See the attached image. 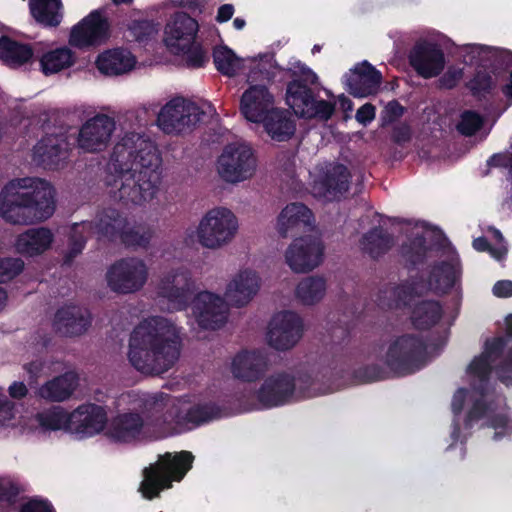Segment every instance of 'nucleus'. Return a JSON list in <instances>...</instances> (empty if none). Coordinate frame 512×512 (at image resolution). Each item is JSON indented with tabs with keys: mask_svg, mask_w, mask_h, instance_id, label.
<instances>
[{
	"mask_svg": "<svg viewBox=\"0 0 512 512\" xmlns=\"http://www.w3.org/2000/svg\"><path fill=\"white\" fill-rule=\"evenodd\" d=\"M120 402L131 406V411L116 415L107 424L105 435L116 443H134L169 433L190 430L217 418L220 410L214 404H200L195 398L184 397L173 403L165 417L151 413L156 397L132 393L123 395Z\"/></svg>",
	"mask_w": 512,
	"mask_h": 512,
	"instance_id": "nucleus-1",
	"label": "nucleus"
},
{
	"mask_svg": "<svg viewBox=\"0 0 512 512\" xmlns=\"http://www.w3.org/2000/svg\"><path fill=\"white\" fill-rule=\"evenodd\" d=\"M160 165V153L152 141L135 132L124 134L106 167L108 193L126 204L151 203L160 188Z\"/></svg>",
	"mask_w": 512,
	"mask_h": 512,
	"instance_id": "nucleus-2",
	"label": "nucleus"
},
{
	"mask_svg": "<svg viewBox=\"0 0 512 512\" xmlns=\"http://www.w3.org/2000/svg\"><path fill=\"white\" fill-rule=\"evenodd\" d=\"M180 348L178 327L165 317L149 316L130 333L127 359L142 374L158 375L175 364Z\"/></svg>",
	"mask_w": 512,
	"mask_h": 512,
	"instance_id": "nucleus-3",
	"label": "nucleus"
},
{
	"mask_svg": "<svg viewBox=\"0 0 512 512\" xmlns=\"http://www.w3.org/2000/svg\"><path fill=\"white\" fill-rule=\"evenodd\" d=\"M503 345L502 338H495L486 342L484 352L474 358L467 368L465 379L470 385V390L459 388L452 399V411L455 417L462 410L467 411V426L482 417L487 418V425L494 430V440H501L512 434V417L502 411L496 412V409L491 405L483 407L482 404L488 398V395L484 393V386L491 369V363L495 360Z\"/></svg>",
	"mask_w": 512,
	"mask_h": 512,
	"instance_id": "nucleus-4",
	"label": "nucleus"
},
{
	"mask_svg": "<svg viewBox=\"0 0 512 512\" xmlns=\"http://www.w3.org/2000/svg\"><path fill=\"white\" fill-rule=\"evenodd\" d=\"M55 190L44 179L17 177L0 190V217L13 225H30L49 219L55 212Z\"/></svg>",
	"mask_w": 512,
	"mask_h": 512,
	"instance_id": "nucleus-5",
	"label": "nucleus"
},
{
	"mask_svg": "<svg viewBox=\"0 0 512 512\" xmlns=\"http://www.w3.org/2000/svg\"><path fill=\"white\" fill-rule=\"evenodd\" d=\"M125 220L114 210H108L99 215L94 223H75L71 227L70 250L68 259L78 255L84 248L85 240L95 236L98 241H110L120 237L123 243L129 246H142L148 237L134 228L125 229Z\"/></svg>",
	"mask_w": 512,
	"mask_h": 512,
	"instance_id": "nucleus-6",
	"label": "nucleus"
},
{
	"mask_svg": "<svg viewBox=\"0 0 512 512\" xmlns=\"http://www.w3.org/2000/svg\"><path fill=\"white\" fill-rule=\"evenodd\" d=\"M239 231V220L226 207L206 211L198 221L193 237L202 248L217 251L229 246Z\"/></svg>",
	"mask_w": 512,
	"mask_h": 512,
	"instance_id": "nucleus-7",
	"label": "nucleus"
},
{
	"mask_svg": "<svg viewBox=\"0 0 512 512\" xmlns=\"http://www.w3.org/2000/svg\"><path fill=\"white\" fill-rule=\"evenodd\" d=\"M193 455L188 451L176 454L166 453L155 464L144 469L140 491L143 497L152 499L159 493L179 482L192 467Z\"/></svg>",
	"mask_w": 512,
	"mask_h": 512,
	"instance_id": "nucleus-8",
	"label": "nucleus"
},
{
	"mask_svg": "<svg viewBox=\"0 0 512 512\" xmlns=\"http://www.w3.org/2000/svg\"><path fill=\"white\" fill-rule=\"evenodd\" d=\"M198 30V22L183 12L172 15L164 29L166 47L173 54H187V63L192 67H201L206 61L205 53L194 47Z\"/></svg>",
	"mask_w": 512,
	"mask_h": 512,
	"instance_id": "nucleus-9",
	"label": "nucleus"
},
{
	"mask_svg": "<svg viewBox=\"0 0 512 512\" xmlns=\"http://www.w3.org/2000/svg\"><path fill=\"white\" fill-rule=\"evenodd\" d=\"M257 170V158L250 144L237 140L226 144L216 160L218 176L237 184L251 179Z\"/></svg>",
	"mask_w": 512,
	"mask_h": 512,
	"instance_id": "nucleus-10",
	"label": "nucleus"
},
{
	"mask_svg": "<svg viewBox=\"0 0 512 512\" xmlns=\"http://www.w3.org/2000/svg\"><path fill=\"white\" fill-rule=\"evenodd\" d=\"M215 108L210 103L198 105L183 98L166 103L158 113V126L166 133H180L205 119L214 116Z\"/></svg>",
	"mask_w": 512,
	"mask_h": 512,
	"instance_id": "nucleus-11",
	"label": "nucleus"
},
{
	"mask_svg": "<svg viewBox=\"0 0 512 512\" xmlns=\"http://www.w3.org/2000/svg\"><path fill=\"white\" fill-rule=\"evenodd\" d=\"M325 92L328 99H316L306 85L294 80L287 87L286 103L300 117L328 120L334 113L336 98L330 91Z\"/></svg>",
	"mask_w": 512,
	"mask_h": 512,
	"instance_id": "nucleus-12",
	"label": "nucleus"
},
{
	"mask_svg": "<svg viewBox=\"0 0 512 512\" xmlns=\"http://www.w3.org/2000/svg\"><path fill=\"white\" fill-rule=\"evenodd\" d=\"M149 278V268L144 260L125 258L113 263L107 270L108 287L119 294H132L140 291Z\"/></svg>",
	"mask_w": 512,
	"mask_h": 512,
	"instance_id": "nucleus-13",
	"label": "nucleus"
},
{
	"mask_svg": "<svg viewBox=\"0 0 512 512\" xmlns=\"http://www.w3.org/2000/svg\"><path fill=\"white\" fill-rule=\"evenodd\" d=\"M324 245L313 235L297 237L287 246L284 260L292 272L308 273L316 269L323 261Z\"/></svg>",
	"mask_w": 512,
	"mask_h": 512,
	"instance_id": "nucleus-14",
	"label": "nucleus"
},
{
	"mask_svg": "<svg viewBox=\"0 0 512 512\" xmlns=\"http://www.w3.org/2000/svg\"><path fill=\"white\" fill-rule=\"evenodd\" d=\"M116 131L115 119L97 113L86 119L79 128L77 146L86 153H99L107 149Z\"/></svg>",
	"mask_w": 512,
	"mask_h": 512,
	"instance_id": "nucleus-15",
	"label": "nucleus"
},
{
	"mask_svg": "<svg viewBox=\"0 0 512 512\" xmlns=\"http://www.w3.org/2000/svg\"><path fill=\"white\" fill-rule=\"evenodd\" d=\"M194 288L191 272L180 266L163 275L156 285V293L169 302L171 309L180 311L187 307Z\"/></svg>",
	"mask_w": 512,
	"mask_h": 512,
	"instance_id": "nucleus-16",
	"label": "nucleus"
},
{
	"mask_svg": "<svg viewBox=\"0 0 512 512\" xmlns=\"http://www.w3.org/2000/svg\"><path fill=\"white\" fill-rule=\"evenodd\" d=\"M303 334L301 317L292 311L276 313L269 322L266 342L273 349L286 351L293 348Z\"/></svg>",
	"mask_w": 512,
	"mask_h": 512,
	"instance_id": "nucleus-17",
	"label": "nucleus"
},
{
	"mask_svg": "<svg viewBox=\"0 0 512 512\" xmlns=\"http://www.w3.org/2000/svg\"><path fill=\"white\" fill-rule=\"evenodd\" d=\"M310 174L312 192L317 197L333 199L349 187L350 173L344 165L324 164L315 167Z\"/></svg>",
	"mask_w": 512,
	"mask_h": 512,
	"instance_id": "nucleus-18",
	"label": "nucleus"
},
{
	"mask_svg": "<svg viewBox=\"0 0 512 512\" xmlns=\"http://www.w3.org/2000/svg\"><path fill=\"white\" fill-rule=\"evenodd\" d=\"M261 286L260 274L253 268L244 267L231 276L224 297L230 305L244 307L257 296Z\"/></svg>",
	"mask_w": 512,
	"mask_h": 512,
	"instance_id": "nucleus-19",
	"label": "nucleus"
},
{
	"mask_svg": "<svg viewBox=\"0 0 512 512\" xmlns=\"http://www.w3.org/2000/svg\"><path fill=\"white\" fill-rule=\"evenodd\" d=\"M107 412L104 407L92 403L78 406L70 413L69 433L78 438H89L107 428Z\"/></svg>",
	"mask_w": 512,
	"mask_h": 512,
	"instance_id": "nucleus-20",
	"label": "nucleus"
},
{
	"mask_svg": "<svg viewBox=\"0 0 512 512\" xmlns=\"http://www.w3.org/2000/svg\"><path fill=\"white\" fill-rule=\"evenodd\" d=\"M227 303L217 294L202 291L196 295L192 303L193 317L200 327L216 329L226 321Z\"/></svg>",
	"mask_w": 512,
	"mask_h": 512,
	"instance_id": "nucleus-21",
	"label": "nucleus"
},
{
	"mask_svg": "<svg viewBox=\"0 0 512 512\" xmlns=\"http://www.w3.org/2000/svg\"><path fill=\"white\" fill-rule=\"evenodd\" d=\"M13 424L20 427V432L25 434L38 429L42 431L65 430L69 432L70 413L61 407H53L36 414L25 410V414L19 416V423L13 422Z\"/></svg>",
	"mask_w": 512,
	"mask_h": 512,
	"instance_id": "nucleus-22",
	"label": "nucleus"
},
{
	"mask_svg": "<svg viewBox=\"0 0 512 512\" xmlns=\"http://www.w3.org/2000/svg\"><path fill=\"white\" fill-rule=\"evenodd\" d=\"M422 348L423 343L420 339L410 335L401 336L389 345L384 361L397 373L413 372L412 363Z\"/></svg>",
	"mask_w": 512,
	"mask_h": 512,
	"instance_id": "nucleus-23",
	"label": "nucleus"
},
{
	"mask_svg": "<svg viewBox=\"0 0 512 512\" xmlns=\"http://www.w3.org/2000/svg\"><path fill=\"white\" fill-rule=\"evenodd\" d=\"M268 354L265 350H241L230 361L229 370L234 378L244 382L258 380L267 370Z\"/></svg>",
	"mask_w": 512,
	"mask_h": 512,
	"instance_id": "nucleus-24",
	"label": "nucleus"
},
{
	"mask_svg": "<svg viewBox=\"0 0 512 512\" xmlns=\"http://www.w3.org/2000/svg\"><path fill=\"white\" fill-rule=\"evenodd\" d=\"M296 386L300 387V379H293L287 373L269 376L258 391V400L264 407L283 405L293 397Z\"/></svg>",
	"mask_w": 512,
	"mask_h": 512,
	"instance_id": "nucleus-25",
	"label": "nucleus"
},
{
	"mask_svg": "<svg viewBox=\"0 0 512 512\" xmlns=\"http://www.w3.org/2000/svg\"><path fill=\"white\" fill-rule=\"evenodd\" d=\"M409 61L415 71L427 79L438 76L446 64L441 48L428 42L417 44L410 53Z\"/></svg>",
	"mask_w": 512,
	"mask_h": 512,
	"instance_id": "nucleus-26",
	"label": "nucleus"
},
{
	"mask_svg": "<svg viewBox=\"0 0 512 512\" xmlns=\"http://www.w3.org/2000/svg\"><path fill=\"white\" fill-rule=\"evenodd\" d=\"M274 107V96L264 85H251L240 98V113L251 123L257 124Z\"/></svg>",
	"mask_w": 512,
	"mask_h": 512,
	"instance_id": "nucleus-27",
	"label": "nucleus"
},
{
	"mask_svg": "<svg viewBox=\"0 0 512 512\" xmlns=\"http://www.w3.org/2000/svg\"><path fill=\"white\" fill-rule=\"evenodd\" d=\"M108 37V23L98 12H91L70 33L69 43L75 47H86L102 43Z\"/></svg>",
	"mask_w": 512,
	"mask_h": 512,
	"instance_id": "nucleus-28",
	"label": "nucleus"
},
{
	"mask_svg": "<svg viewBox=\"0 0 512 512\" xmlns=\"http://www.w3.org/2000/svg\"><path fill=\"white\" fill-rule=\"evenodd\" d=\"M347 90L355 97H366L377 92L381 73L367 61L355 65L343 77Z\"/></svg>",
	"mask_w": 512,
	"mask_h": 512,
	"instance_id": "nucleus-29",
	"label": "nucleus"
},
{
	"mask_svg": "<svg viewBox=\"0 0 512 512\" xmlns=\"http://www.w3.org/2000/svg\"><path fill=\"white\" fill-rule=\"evenodd\" d=\"M314 217L311 210L303 203L293 202L282 208L277 216L275 229L282 237H287L312 227Z\"/></svg>",
	"mask_w": 512,
	"mask_h": 512,
	"instance_id": "nucleus-30",
	"label": "nucleus"
},
{
	"mask_svg": "<svg viewBox=\"0 0 512 512\" xmlns=\"http://www.w3.org/2000/svg\"><path fill=\"white\" fill-rule=\"evenodd\" d=\"M54 239V233L47 227L29 228L15 237L13 249L24 257H37L51 249Z\"/></svg>",
	"mask_w": 512,
	"mask_h": 512,
	"instance_id": "nucleus-31",
	"label": "nucleus"
},
{
	"mask_svg": "<svg viewBox=\"0 0 512 512\" xmlns=\"http://www.w3.org/2000/svg\"><path fill=\"white\" fill-rule=\"evenodd\" d=\"M69 144L65 135H46L33 148V160L46 167L58 166L68 157Z\"/></svg>",
	"mask_w": 512,
	"mask_h": 512,
	"instance_id": "nucleus-32",
	"label": "nucleus"
},
{
	"mask_svg": "<svg viewBox=\"0 0 512 512\" xmlns=\"http://www.w3.org/2000/svg\"><path fill=\"white\" fill-rule=\"evenodd\" d=\"M257 124H261L267 135L278 142L289 140L296 130V124L291 114L276 106Z\"/></svg>",
	"mask_w": 512,
	"mask_h": 512,
	"instance_id": "nucleus-33",
	"label": "nucleus"
},
{
	"mask_svg": "<svg viewBox=\"0 0 512 512\" xmlns=\"http://www.w3.org/2000/svg\"><path fill=\"white\" fill-rule=\"evenodd\" d=\"M96 67L104 75H121L131 71L136 65V58L125 49H111L99 54Z\"/></svg>",
	"mask_w": 512,
	"mask_h": 512,
	"instance_id": "nucleus-34",
	"label": "nucleus"
},
{
	"mask_svg": "<svg viewBox=\"0 0 512 512\" xmlns=\"http://www.w3.org/2000/svg\"><path fill=\"white\" fill-rule=\"evenodd\" d=\"M90 325L88 313L77 307L67 306L59 309L54 318L57 331L67 336H76L84 333Z\"/></svg>",
	"mask_w": 512,
	"mask_h": 512,
	"instance_id": "nucleus-35",
	"label": "nucleus"
},
{
	"mask_svg": "<svg viewBox=\"0 0 512 512\" xmlns=\"http://www.w3.org/2000/svg\"><path fill=\"white\" fill-rule=\"evenodd\" d=\"M460 277L459 259L452 255L448 262H441L433 267L428 284L432 290L445 293L459 283Z\"/></svg>",
	"mask_w": 512,
	"mask_h": 512,
	"instance_id": "nucleus-36",
	"label": "nucleus"
},
{
	"mask_svg": "<svg viewBox=\"0 0 512 512\" xmlns=\"http://www.w3.org/2000/svg\"><path fill=\"white\" fill-rule=\"evenodd\" d=\"M77 384L78 377L76 373L67 372L43 384L38 390V395L50 401H64L72 395Z\"/></svg>",
	"mask_w": 512,
	"mask_h": 512,
	"instance_id": "nucleus-37",
	"label": "nucleus"
},
{
	"mask_svg": "<svg viewBox=\"0 0 512 512\" xmlns=\"http://www.w3.org/2000/svg\"><path fill=\"white\" fill-rule=\"evenodd\" d=\"M327 283L321 276H309L303 278L295 288V298L305 306H313L326 295Z\"/></svg>",
	"mask_w": 512,
	"mask_h": 512,
	"instance_id": "nucleus-38",
	"label": "nucleus"
},
{
	"mask_svg": "<svg viewBox=\"0 0 512 512\" xmlns=\"http://www.w3.org/2000/svg\"><path fill=\"white\" fill-rule=\"evenodd\" d=\"M33 52L26 45L6 36L0 38V59L8 66L17 68L32 59Z\"/></svg>",
	"mask_w": 512,
	"mask_h": 512,
	"instance_id": "nucleus-39",
	"label": "nucleus"
},
{
	"mask_svg": "<svg viewBox=\"0 0 512 512\" xmlns=\"http://www.w3.org/2000/svg\"><path fill=\"white\" fill-rule=\"evenodd\" d=\"M75 63L74 53L67 47H59L44 53L40 58V67L45 75L56 74Z\"/></svg>",
	"mask_w": 512,
	"mask_h": 512,
	"instance_id": "nucleus-40",
	"label": "nucleus"
},
{
	"mask_svg": "<svg viewBox=\"0 0 512 512\" xmlns=\"http://www.w3.org/2000/svg\"><path fill=\"white\" fill-rule=\"evenodd\" d=\"M29 5L33 17L38 22L48 26H56L60 23L61 0H30Z\"/></svg>",
	"mask_w": 512,
	"mask_h": 512,
	"instance_id": "nucleus-41",
	"label": "nucleus"
},
{
	"mask_svg": "<svg viewBox=\"0 0 512 512\" xmlns=\"http://www.w3.org/2000/svg\"><path fill=\"white\" fill-rule=\"evenodd\" d=\"M213 59L217 70L229 77L235 76L244 68L245 60L227 46H217L213 52Z\"/></svg>",
	"mask_w": 512,
	"mask_h": 512,
	"instance_id": "nucleus-42",
	"label": "nucleus"
},
{
	"mask_svg": "<svg viewBox=\"0 0 512 512\" xmlns=\"http://www.w3.org/2000/svg\"><path fill=\"white\" fill-rule=\"evenodd\" d=\"M442 315L441 306L434 301H422L415 305L412 312L413 324L421 329L436 324Z\"/></svg>",
	"mask_w": 512,
	"mask_h": 512,
	"instance_id": "nucleus-43",
	"label": "nucleus"
},
{
	"mask_svg": "<svg viewBox=\"0 0 512 512\" xmlns=\"http://www.w3.org/2000/svg\"><path fill=\"white\" fill-rule=\"evenodd\" d=\"M392 245L389 235L385 234L381 229H374L366 234L361 242L362 249L372 257H377L384 253Z\"/></svg>",
	"mask_w": 512,
	"mask_h": 512,
	"instance_id": "nucleus-44",
	"label": "nucleus"
},
{
	"mask_svg": "<svg viewBox=\"0 0 512 512\" xmlns=\"http://www.w3.org/2000/svg\"><path fill=\"white\" fill-rule=\"evenodd\" d=\"M26 409L18 410L15 408L14 404L11 403L5 396L0 397V426L11 428L15 430L16 433L22 434L20 432V427L14 425V423H19V416L25 414Z\"/></svg>",
	"mask_w": 512,
	"mask_h": 512,
	"instance_id": "nucleus-45",
	"label": "nucleus"
},
{
	"mask_svg": "<svg viewBox=\"0 0 512 512\" xmlns=\"http://www.w3.org/2000/svg\"><path fill=\"white\" fill-rule=\"evenodd\" d=\"M492 234L494 239L497 241L498 245L496 247H492L488 244L485 238L479 237L473 241V247L475 250L483 252L488 251L493 258L500 261L505 258L507 254V246L504 242V238L499 230L493 229Z\"/></svg>",
	"mask_w": 512,
	"mask_h": 512,
	"instance_id": "nucleus-46",
	"label": "nucleus"
},
{
	"mask_svg": "<svg viewBox=\"0 0 512 512\" xmlns=\"http://www.w3.org/2000/svg\"><path fill=\"white\" fill-rule=\"evenodd\" d=\"M24 269V261L16 257H0V284L17 277Z\"/></svg>",
	"mask_w": 512,
	"mask_h": 512,
	"instance_id": "nucleus-47",
	"label": "nucleus"
},
{
	"mask_svg": "<svg viewBox=\"0 0 512 512\" xmlns=\"http://www.w3.org/2000/svg\"><path fill=\"white\" fill-rule=\"evenodd\" d=\"M482 123L483 119L479 114L466 111L461 115L457 128L463 135H472L482 126Z\"/></svg>",
	"mask_w": 512,
	"mask_h": 512,
	"instance_id": "nucleus-48",
	"label": "nucleus"
},
{
	"mask_svg": "<svg viewBox=\"0 0 512 512\" xmlns=\"http://www.w3.org/2000/svg\"><path fill=\"white\" fill-rule=\"evenodd\" d=\"M490 52L489 47L477 44H465L460 48V53L464 58V61L469 63L486 59Z\"/></svg>",
	"mask_w": 512,
	"mask_h": 512,
	"instance_id": "nucleus-49",
	"label": "nucleus"
},
{
	"mask_svg": "<svg viewBox=\"0 0 512 512\" xmlns=\"http://www.w3.org/2000/svg\"><path fill=\"white\" fill-rule=\"evenodd\" d=\"M495 84L494 78L487 71H478L469 82V88L474 93H481L489 90Z\"/></svg>",
	"mask_w": 512,
	"mask_h": 512,
	"instance_id": "nucleus-50",
	"label": "nucleus"
},
{
	"mask_svg": "<svg viewBox=\"0 0 512 512\" xmlns=\"http://www.w3.org/2000/svg\"><path fill=\"white\" fill-rule=\"evenodd\" d=\"M17 486L9 478H0V502L3 505H11L14 503L18 495Z\"/></svg>",
	"mask_w": 512,
	"mask_h": 512,
	"instance_id": "nucleus-51",
	"label": "nucleus"
},
{
	"mask_svg": "<svg viewBox=\"0 0 512 512\" xmlns=\"http://www.w3.org/2000/svg\"><path fill=\"white\" fill-rule=\"evenodd\" d=\"M425 252L426 248L424 246V235L417 237L410 247H403V255L413 263L422 259V257L425 255Z\"/></svg>",
	"mask_w": 512,
	"mask_h": 512,
	"instance_id": "nucleus-52",
	"label": "nucleus"
},
{
	"mask_svg": "<svg viewBox=\"0 0 512 512\" xmlns=\"http://www.w3.org/2000/svg\"><path fill=\"white\" fill-rule=\"evenodd\" d=\"M462 76V68L450 67L440 79V83L445 88H452L459 82Z\"/></svg>",
	"mask_w": 512,
	"mask_h": 512,
	"instance_id": "nucleus-53",
	"label": "nucleus"
},
{
	"mask_svg": "<svg viewBox=\"0 0 512 512\" xmlns=\"http://www.w3.org/2000/svg\"><path fill=\"white\" fill-rule=\"evenodd\" d=\"M493 294L499 298H507L512 296V281L500 280L493 286Z\"/></svg>",
	"mask_w": 512,
	"mask_h": 512,
	"instance_id": "nucleus-54",
	"label": "nucleus"
},
{
	"mask_svg": "<svg viewBox=\"0 0 512 512\" xmlns=\"http://www.w3.org/2000/svg\"><path fill=\"white\" fill-rule=\"evenodd\" d=\"M374 118L375 108L371 104L363 105L356 113V120L363 125L370 123Z\"/></svg>",
	"mask_w": 512,
	"mask_h": 512,
	"instance_id": "nucleus-55",
	"label": "nucleus"
},
{
	"mask_svg": "<svg viewBox=\"0 0 512 512\" xmlns=\"http://www.w3.org/2000/svg\"><path fill=\"white\" fill-rule=\"evenodd\" d=\"M20 512H52V510L47 502L32 500L26 503Z\"/></svg>",
	"mask_w": 512,
	"mask_h": 512,
	"instance_id": "nucleus-56",
	"label": "nucleus"
},
{
	"mask_svg": "<svg viewBox=\"0 0 512 512\" xmlns=\"http://www.w3.org/2000/svg\"><path fill=\"white\" fill-rule=\"evenodd\" d=\"M512 373V348L509 352V358L507 363H505L499 370L498 375L502 383H504L506 386H509L512 384V377L508 374Z\"/></svg>",
	"mask_w": 512,
	"mask_h": 512,
	"instance_id": "nucleus-57",
	"label": "nucleus"
},
{
	"mask_svg": "<svg viewBox=\"0 0 512 512\" xmlns=\"http://www.w3.org/2000/svg\"><path fill=\"white\" fill-rule=\"evenodd\" d=\"M234 14V7L231 4H224L219 7L216 20L220 23L227 22Z\"/></svg>",
	"mask_w": 512,
	"mask_h": 512,
	"instance_id": "nucleus-58",
	"label": "nucleus"
},
{
	"mask_svg": "<svg viewBox=\"0 0 512 512\" xmlns=\"http://www.w3.org/2000/svg\"><path fill=\"white\" fill-rule=\"evenodd\" d=\"M385 113L387 115V118L391 121L402 115L403 108L397 102H390L385 107Z\"/></svg>",
	"mask_w": 512,
	"mask_h": 512,
	"instance_id": "nucleus-59",
	"label": "nucleus"
},
{
	"mask_svg": "<svg viewBox=\"0 0 512 512\" xmlns=\"http://www.w3.org/2000/svg\"><path fill=\"white\" fill-rule=\"evenodd\" d=\"M298 69L301 77L307 83L314 84L317 82V75L308 67L303 64H298Z\"/></svg>",
	"mask_w": 512,
	"mask_h": 512,
	"instance_id": "nucleus-60",
	"label": "nucleus"
},
{
	"mask_svg": "<svg viewBox=\"0 0 512 512\" xmlns=\"http://www.w3.org/2000/svg\"><path fill=\"white\" fill-rule=\"evenodd\" d=\"M9 393L13 398H22L27 393V388L22 382H14L9 387Z\"/></svg>",
	"mask_w": 512,
	"mask_h": 512,
	"instance_id": "nucleus-61",
	"label": "nucleus"
},
{
	"mask_svg": "<svg viewBox=\"0 0 512 512\" xmlns=\"http://www.w3.org/2000/svg\"><path fill=\"white\" fill-rule=\"evenodd\" d=\"M44 365L41 361H34L25 366V369L32 377H38L43 370Z\"/></svg>",
	"mask_w": 512,
	"mask_h": 512,
	"instance_id": "nucleus-62",
	"label": "nucleus"
},
{
	"mask_svg": "<svg viewBox=\"0 0 512 512\" xmlns=\"http://www.w3.org/2000/svg\"><path fill=\"white\" fill-rule=\"evenodd\" d=\"M338 103H339L341 109L345 112H350L353 109L352 101L344 95H340L338 97Z\"/></svg>",
	"mask_w": 512,
	"mask_h": 512,
	"instance_id": "nucleus-63",
	"label": "nucleus"
},
{
	"mask_svg": "<svg viewBox=\"0 0 512 512\" xmlns=\"http://www.w3.org/2000/svg\"><path fill=\"white\" fill-rule=\"evenodd\" d=\"M502 92L507 100L512 103V70L507 83L502 88Z\"/></svg>",
	"mask_w": 512,
	"mask_h": 512,
	"instance_id": "nucleus-64",
	"label": "nucleus"
}]
</instances>
